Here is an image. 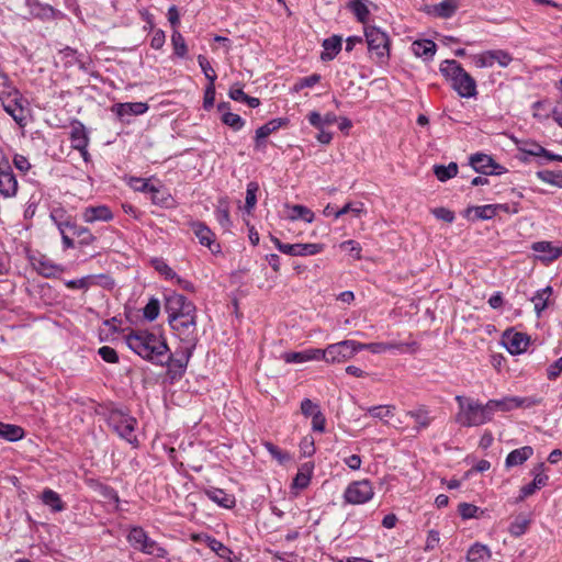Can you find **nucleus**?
Wrapping results in <instances>:
<instances>
[{
  "label": "nucleus",
  "instance_id": "nucleus-1",
  "mask_svg": "<svg viewBox=\"0 0 562 562\" xmlns=\"http://www.w3.org/2000/svg\"><path fill=\"white\" fill-rule=\"evenodd\" d=\"M127 347L143 359L165 367L171 353L165 338L148 330H132L125 336Z\"/></svg>",
  "mask_w": 562,
  "mask_h": 562
},
{
  "label": "nucleus",
  "instance_id": "nucleus-2",
  "mask_svg": "<svg viewBox=\"0 0 562 562\" xmlns=\"http://www.w3.org/2000/svg\"><path fill=\"white\" fill-rule=\"evenodd\" d=\"M454 400L459 405L456 420L461 426L476 427L492 420V416L487 409V403L481 404L477 401L467 398L462 395H457Z\"/></svg>",
  "mask_w": 562,
  "mask_h": 562
},
{
  "label": "nucleus",
  "instance_id": "nucleus-3",
  "mask_svg": "<svg viewBox=\"0 0 562 562\" xmlns=\"http://www.w3.org/2000/svg\"><path fill=\"white\" fill-rule=\"evenodd\" d=\"M127 541L135 550L148 555L165 558L168 554L167 550L149 538L142 527L131 528L127 535Z\"/></svg>",
  "mask_w": 562,
  "mask_h": 562
},
{
  "label": "nucleus",
  "instance_id": "nucleus-4",
  "mask_svg": "<svg viewBox=\"0 0 562 562\" xmlns=\"http://www.w3.org/2000/svg\"><path fill=\"white\" fill-rule=\"evenodd\" d=\"M168 323L182 344H198L196 312L184 313V316L172 317Z\"/></svg>",
  "mask_w": 562,
  "mask_h": 562
},
{
  "label": "nucleus",
  "instance_id": "nucleus-5",
  "mask_svg": "<svg viewBox=\"0 0 562 562\" xmlns=\"http://www.w3.org/2000/svg\"><path fill=\"white\" fill-rule=\"evenodd\" d=\"M366 41L371 57L384 61L390 55V38L387 34L376 26L364 27Z\"/></svg>",
  "mask_w": 562,
  "mask_h": 562
},
{
  "label": "nucleus",
  "instance_id": "nucleus-6",
  "mask_svg": "<svg viewBox=\"0 0 562 562\" xmlns=\"http://www.w3.org/2000/svg\"><path fill=\"white\" fill-rule=\"evenodd\" d=\"M374 487L370 480L362 479L350 482L344 491L342 498L346 504L363 505L374 497Z\"/></svg>",
  "mask_w": 562,
  "mask_h": 562
},
{
  "label": "nucleus",
  "instance_id": "nucleus-7",
  "mask_svg": "<svg viewBox=\"0 0 562 562\" xmlns=\"http://www.w3.org/2000/svg\"><path fill=\"white\" fill-rule=\"evenodd\" d=\"M358 351V341L342 340L321 349L319 356L327 363H340L351 359Z\"/></svg>",
  "mask_w": 562,
  "mask_h": 562
},
{
  "label": "nucleus",
  "instance_id": "nucleus-8",
  "mask_svg": "<svg viewBox=\"0 0 562 562\" xmlns=\"http://www.w3.org/2000/svg\"><path fill=\"white\" fill-rule=\"evenodd\" d=\"M109 426L123 439L130 443L137 442L134 429L136 419L121 411H111L108 417Z\"/></svg>",
  "mask_w": 562,
  "mask_h": 562
},
{
  "label": "nucleus",
  "instance_id": "nucleus-9",
  "mask_svg": "<svg viewBox=\"0 0 562 562\" xmlns=\"http://www.w3.org/2000/svg\"><path fill=\"white\" fill-rule=\"evenodd\" d=\"M19 190L16 177L4 151L0 148V195L4 199L14 198Z\"/></svg>",
  "mask_w": 562,
  "mask_h": 562
},
{
  "label": "nucleus",
  "instance_id": "nucleus-10",
  "mask_svg": "<svg viewBox=\"0 0 562 562\" xmlns=\"http://www.w3.org/2000/svg\"><path fill=\"white\" fill-rule=\"evenodd\" d=\"M273 244L279 251L290 256H314L322 252L325 248L323 244L306 243V244H283L277 237H271Z\"/></svg>",
  "mask_w": 562,
  "mask_h": 562
},
{
  "label": "nucleus",
  "instance_id": "nucleus-11",
  "mask_svg": "<svg viewBox=\"0 0 562 562\" xmlns=\"http://www.w3.org/2000/svg\"><path fill=\"white\" fill-rule=\"evenodd\" d=\"M165 311L169 321L172 317L184 316V313L196 312V307L184 295L173 292L166 296Z\"/></svg>",
  "mask_w": 562,
  "mask_h": 562
},
{
  "label": "nucleus",
  "instance_id": "nucleus-12",
  "mask_svg": "<svg viewBox=\"0 0 562 562\" xmlns=\"http://www.w3.org/2000/svg\"><path fill=\"white\" fill-rule=\"evenodd\" d=\"M474 64L479 68L492 67L497 63L501 67H507L512 60V55L503 49H492L483 52L473 57Z\"/></svg>",
  "mask_w": 562,
  "mask_h": 562
},
{
  "label": "nucleus",
  "instance_id": "nucleus-13",
  "mask_svg": "<svg viewBox=\"0 0 562 562\" xmlns=\"http://www.w3.org/2000/svg\"><path fill=\"white\" fill-rule=\"evenodd\" d=\"M2 102L4 111L15 121V123L23 127L26 125V115L24 108V98L22 93L19 91V95H11L10 98L2 97Z\"/></svg>",
  "mask_w": 562,
  "mask_h": 562
},
{
  "label": "nucleus",
  "instance_id": "nucleus-14",
  "mask_svg": "<svg viewBox=\"0 0 562 562\" xmlns=\"http://www.w3.org/2000/svg\"><path fill=\"white\" fill-rule=\"evenodd\" d=\"M190 227L202 246L207 247L213 254L221 251V246L216 243L215 234L203 222H191Z\"/></svg>",
  "mask_w": 562,
  "mask_h": 562
},
{
  "label": "nucleus",
  "instance_id": "nucleus-15",
  "mask_svg": "<svg viewBox=\"0 0 562 562\" xmlns=\"http://www.w3.org/2000/svg\"><path fill=\"white\" fill-rule=\"evenodd\" d=\"M70 143L71 147L79 150L83 159L87 160L89 137L85 125L79 121H75L71 124Z\"/></svg>",
  "mask_w": 562,
  "mask_h": 562
},
{
  "label": "nucleus",
  "instance_id": "nucleus-16",
  "mask_svg": "<svg viewBox=\"0 0 562 562\" xmlns=\"http://www.w3.org/2000/svg\"><path fill=\"white\" fill-rule=\"evenodd\" d=\"M470 164L476 172L484 175H501L503 169L499 165H496L493 158L485 154H475L470 158Z\"/></svg>",
  "mask_w": 562,
  "mask_h": 562
},
{
  "label": "nucleus",
  "instance_id": "nucleus-17",
  "mask_svg": "<svg viewBox=\"0 0 562 562\" xmlns=\"http://www.w3.org/2000/svg\"><path fill=\"white\" fill-rule=\"evenodd\" d=\"M85 223L93 224L95 222H110L114 215L111 209L104 204L95 206H87L81 213Z\"/></svg>",
  "mask_w": 562,
  "mask_h": 562
},
{
  "label": "nucleus",
  "instance_id": "nucleus-18",
  "mask_svg": "<svg viewBox=\"0 0 562 562\" xmlns=\"http://www.w3.org/2000/svg\"><path fill=\"white\" fill-rule=\"evenodd\" d=\"M451 87L461 98H472L477 93L474 78L465 70L452 82Z\"/></svg>",
  "mask_w": 562,
  "mask_h": 562
},
{
  "label": "nucleus",
  "instance_id": "nucleus-19",
  "mask_svg": "<svg viewBox=\"0 0 562 562\" xmlns=\"http://www.w3.org/2000/svg\"><path fill=\"white\" fill-rule=\"evenodd\" d=\"M195 347L196 345L182 344L180 350L177 352V357L175 358L171 355V360L166 366H169L170 370H173L176 373L182 374L187 369Z\"/></svg>",
  "mask_w": 562,
  "mask_h": 562
},
{
  "label": "nucleus",
  "instance_id": "nucleus-20",
  "mask_svg": "<svg viewBox=\"0 0 562 562\" xmlns=\"http://www.w3.org/2000/svg\"><path fill=\"white\" fill-rule=\"evenodd\" d=\"M531 249L539 254L537 258L542 262H551L562 255V245L557 247L551 241H536Z\"/></svg>",
  "mask_w": 562,
  "mask_h": 562
},
{
  "label": "nucleus",
  "instance_id": "nucleus-21",
  "mask_svg": "<svg viewBox=\"0 0 562 562\" xmlns=\"http://www.w3.org/2000/svg\"><path fill=\"white\" fill-rule=\"evenodd\" d=\"M403 347L413 348V350H416L418 348V344L416 341L405 344V342H359L358 341V350H369L372 353H382L387 350H401Z\"/></svg>",
  "mask_w": 562,
  "mask_h": 562
},
{
  "label": "nucleus",
  "instance_id": "nucleus-22",
  "mask_svg": "<svg viewBox=\"0 0 562 562\" xmlns=\"http://www.w3.org/2000/svg\"><path fill=\"white\" fill-rule=\"evenodd\" d=\"M543 469H544V464L540 463L533 470L535 477H533L532 482H530L529 484L524 485L520 488V495H519L520 499H525L526 497L531 496L532 494L536 493V491H538V490H540V488H542L543 486L547 485V482H548L549 477H548V475H546L543 473Z\"/></svg>",
  "mask_w": 562,
  "mask_h": 562
},
{
  "label": "nucleus",
  "instance_id": "nucleus-23",
  "mask_svg": "<svg viewBox=\"0 0 562 562\" xmlns=\"http://www.w3.org/2000/svg\"><path fill=\"white\" fill-rule=\"evenodd\" d=\"M288 123L286 119H273L256 130L255 147L265 148V138Z\"/></svg>",
  "mask_w": 562,
  "mask_h": 562
},
{
  "label": "nucleus",
  "instance_id": "nucleus-24",
  "mask_svg": "<svg viewBox=\"0 0 562 562\" xmlns=\"http://www.w3.org/2000/svg\"><path fill=\"white\" fill-rule=\"evenodd\" d=\"M321 349L308 348L302 351H289L282 355V359L286 363H303L307 361L321 360Z\"/></svg>",
  "mask_w": 562,
  "mask_h": 562
},
{
  "label": "nucleus",
  "instance_id": "nucleus-25",
  "mask_svg": "<svg viewBox=\"0 0 562 562\" xmlns=\"http://www.w3.org/2000/svg\"><path fill=\"white\" fill-rule=\"evenodd\" d=\"M505 346L512 355H519L526 351L529 345V338L522 333H509L505 336Z\"/></svg>",
  "mask_w": 562,
  "mask_h": 562
},
{
  "label": "nucleus",
  "instance_id": "nucleus-26",
  "mask_svg": "<svg viewBox=\"0 0 562 562\" xmlns=\"http://www.w3.org/2000/svg\"><path fill=\"white\" fill-rule=\"evenodd\" d=\"M342 38L338 35H333L323 41V52L321 54V59L323 61L333 60L338 53L341 50Z\"/></svg>",
  "mask_w": 562,
  "mask_h": 562
},
{
  "label": "nucleus",
  "instance_id": "nucleus-27",
  "mask_svg": "<svg viewBox=\"0 0 562 562\" xmlns=\"http://www.w3.org/2000/svg\"><path fill=\"white\" fill-rule=\"evenodd\" d=\"M204 494L217 505L224 508H232L235 506V497L226 493L222 488L209 487L204 490Z\"/></svg>",
  "mask_w": 562,
  "mask_h": 562
},
{
  "label": "nucleus",
  "instance_id": "nucleus-28",
  "mask_svg": "<svg viewBox=\"0 0 562 562\" xmlns=\"http://www.w3.org/2000/svg\"><path fill=\"white\" fill-rule=\"evenodd\" d=\"M217 109L222 112V122L225 125L229 126L234 131H240L244 127L245 121L238 114L228 111L229 103L221 102L217 105Z\"/></svg>",
  "mask_w": 562,
  "mask_h": 562
},
{
  "label": "nucleus",
  "instance_id": "nucleus-29",
  "mask_svg": "<svg viewBox=\"0 0 562 562\" xmlns=\"http://www.w3.org/2000/svg\"><path fill=\"white\" fill-rule=\"evenodd\" d=\"M533 454V448L530 446H525L518 449L510 451L505 460L506 468H513L517 465H521Z\"/></svg>",
  "mask_w": 562,
  "mask_h": 562
},
{
  "label": "nucleus",
  "instance_id": "nucleus-30",
  "mask_svg": "<svg viewBox=\"0 0 562 562\" xmlns=\"http://www.w3.org/2000/svg\"><path fill=\"white\" fill-rule=\"evenodd\" d=\"M437 45L431 40H417L412 44V52L416 57L425 60L431 59L436 53Z\"/></svg>",
  "mask_w": 562,
  "mask_h": 562
},
{
  "label": "nucleus",
  "instance_id": "nucleus-31",
  "mask_svg": "<svg viewBox=\"0 0 562 562\" xmlns=\"http://www.w3.org/2000/svg\"><path fill=\"white\" fill-rule=\"evenodd\" d=\"M492 558V552L486 544L475 542L467 552L468 562H488Z\"/></svg>",
  "mask_w": 562,
  "mask_h": 562
},
{
  "label": "nucleus",
  "instance_id": "nucleus-32",
  "mask_svg": "<svg viewBox=\"0 0 562 562\" xmlns=\"http://www.w3.org/2000/svg\"><path fill=\"white\" fill-rule=\"evenodd\" d=\"M115 109L117 116L123 119L130 115L144 114L148 110V104L145 102L120 103L115 106Z\"/></svg>",
  "mask_w": 562,
  "mask_h": 562
},
{
  "label": "nucleus",
  "instance_id": "nucleus-33",
  "mask_svg": "<svg viewBox=\"0 0 562 562\" xmlns=\"http://www.w3.org/2000/svg\"><path fill=\"white\" fill-rule=\"evenodd\" d=\"M507 206L504 204H487L481 206H471L467 209V215L474 212L476 220H491L497 214V210H506Z\"/></svg>",
  "mask_w": 562,
  "mask_h": 562
},
{
  "label": "nucleus",
  "instance_id": "nucleus-34",
  "mask_svg": "<svg viewBox=\"0 0 562 562\" xmlns=\"http://www.w3.org/2000/svg\"><path fill=\"white\" fill-rule=\"evenodd\" d=\"M441 75L451 83L464 71L460 63L454 59H446L440 64Z\"/></svg>",
  "mask_w": 562,
  "mask_h": 562
},
{
  "label": "nucleus",
  "instance_id": "nucleus-35",
  "mask_svg": "<svg viewBox=\"0 0 562 562\" xmlns=\"http://www.w3.org/2000/svg\"><path fill=\"white\" fill-rule=\"evenodd\" d=\"M553 290L552 286L548 285L539 291L531 297L537 316L540 317L541 313L548 307L549 297Z\"/></svg>",
  "mask_w": 562,
  "mask_h": 562
},
{
  "label": "nucleus",
  "instance_id": "nucleus-36",
  "mask_svg": "<svg viewBox=\"0 0 562 562\" xmlns=\"http://www.w3.org/2000/svg\"><path fill=\"white\" fill-rule=\"evenodd\" d=\"M41 498L43 504L48 506L54 513H59L65 509V503L61 501L59 494L50 488H45Z\"/></svg>",
  "mask_w": 562,
  "mask_h": 562
},
{
  "label": "nucleus",
  "instance_id": "nucleus-37",
  "mask_svg": "<svg viewBox=\"0 0 562 562\" xmlns=\"http://www.w3.org/2000/svg\"><path fill=\"white\" fill-rule=\"evenodd\" d=\"M33 266L35 268V270L43 277L45 278H50L53 276H55L56 273L58 272H61L63 269L53 263L50 260L42 257L40 259H35L33 261Z\"/></svg>",
  "mask_w": 562,
  "mask_h": 562
},
{
  "label": "nucleus",
  "instance_id": "nucleus-38",
  "mask_svg": "<svg viewBox=\"0 0 562 562\" xmlns=\"http://www.w3.org/2000/svg\"><path fill=\"white\" fill-rule=\"evenodd\" d=\"M307 120L312 126H314L317 130H322L326 125H331L336 123L337 116L333 112H328L325 115H321V113L312 111L308 113Z\"/></svg>",
  "mask_w": 562,
  "mask_h": 562
},
{
  "label": "nucleus",
  "instance_id": "nucleus-39",
  "mask_svg": "<svg viewBox=\"0 0 562 562\" xmlns=\"http://www.w3.org/2000/svg\"><path fill=\"white\" fill-rule=\"evenodd\" d=\"M313 464L311 462H306L302 464L293 479V486L296 488H305L311 482V476L313 472Z\"/></svg>",
  "mask_w": 562,
  "mask_h": 562
},
{
  "label": "nucleus",
  "instance_id": "nucleus-40",
  "mask_svg": "<svg viewBox=\"0 0 562 562\" xmlns=\"http://www.w3.org/2000/svg\"><path fill=\"white\" fill-rule=\"evenodd\" d=\"M407 415L416 422V430L428 428L432 422V417L429 415V411L424 406L418 407L415 411H409Z\"/></svg>",
  "mask_w": 562,
  "mask_h": 562
},
{
  "label": "nucleus",
  "instance_id": "nucleus-41",
  "mask_svg": "<svg viewBox=\"0 0 562 562\" xmlns=\"http://www.w3.org/2000/svg\"><path fill=\"white\" fill-rule=\"evenodd\" d=\"M24 437L22 427L0 422V438L8 441H18Z\"/></svg>",
  "mask_w": 562,
  "mask_h": 562
},
{
  "label": "nucleus",
  "instance_id": "nucleus-42",
  "mask_svg": "<svg viewBox=\"0 0 562 562\" xmlns=\"http://www.w3.org/2000/svg\"><path fill=\"white\" fill-rule=\"evenodd\" d=\"M70 228L72 229V234L79 238V246L87 247L95 243L97 237L91 233V231L88 227L72 224Z\"/></svg>",
  "mask_w": 562,
  "mask_h": 562
},
{
  "label": "nucleus",
  "instance_id": "nucleus-43",
  "mask_svg": "<svg viewBox=\"0 0 562 562\" xmlns=\"http://www.w3.org/2000/svg\"><path fill=\"white\" fill-rule=\"evenodd\" d=\"M30 12L33 16L46 19L54 15V8L49 4H43L37 0H27Z\"/></svg>",
  "mask_w": 562,
  "mask_h": 562
},
{
  "label": "nucleus",
  "instance_id": "nucleus-44",
  "mask_svg": "<svg viewBox=\"0 0 562 562\" xmlns=\"http://www.w3.org/2000/svg\"><path fill=\"white\" fill-rule=\"evenodd\" d=\"M530 525V519L525 515H518L510 522L508 527V532L514 537H520L528 530Z\"/></svg>",
  "mask_w": 562,
  "mask_h": 562
},
{
  "label": "nucleus",
  "instance_id": "nucleus-45",
  "mask_svg": "<svg viewBox=\"0 0 562 562\" xmlns=\"http://www.w3.org/2000/svg\"><path fill=\"white\" fill-rule=\"evenodd\" d=\"M458 9L457 0H443L434 5L432 12L439 18H450Z\"/></svg>",
  "mask_w": 562,
  "mask_h": 562
},
{
  "label": "nucleus",
  "instance_id": "nucleus-46",
  "mask_svg": "<svg viewBox=\"0 0 562 562\" xmlns=\"http://www.w3.org/2000/svg\"><path fill=\"white\" fill-rule=\"evenodd\" d=\"M204 543L214 551L220 558L229 560L232 550L228 549L224 543L211 536H204Z\"/></svg>",
  "mask_w": 562,
  "mask_h": 562
},
{
  "label": "nucleus",
  "instance_id": "nucleus-47",
  "mask_svg": "<svg viewBox=\"0 0 562 562\" xmlns=\"http://www.w3.org/2000/svg\"><path fill=\"white\" fill-rule=\"evenodd\" d=\"M434 173L439 181H447L457 176L458 165L456 162H450L448 166L435 165Z\"/></svg>",
  "mask_w": 562,
  "mask_h": 562
},
{
  "label": "nucleus",
  "instance_id": "nucleus-48",
  "mask_svg": "<svg viewBox=\"0 0 562 562\" xmlns=\"http://www.w3.org/2000/svg\"><path fill=\"white\" fill-rule=\"evenodd\" d=\"M291 214L289 215V218L292 221L295 220H303L306 223H312L314 221V213L306 206L301 204H295L290 206Z\"/></svg>",
  "mask_w": 562,
  "mask_h": 562
},
{
  "label": "nucleus",
  "instance_id": "nucleus-49",
  "mask_svg": "<svg viewBox=\"0 0 562 562\" xmlns=\"http://www.w3.org/2000/svg\"><path fill=\"white\" fill-rule=\"evenodd\" d=\"M171 44L175 55L179 58H184L188 54V46L184 37L178 30H173L171 34Z\"/></svg>",
  "mask_w": 562,
  "mask_h": 562
},
{
  "label": "nucleus",
  "instance_id": "nucleus-50",
  "mask_svg": "<svg viewBox=\"0 0 562 562\" xmlns=\"http://www.w3.org/2000/svg\"><path fill=\"white\" fill-rule=\"evenodd\" d=\"M514 408L515 407L512 403V396H506L501 400H490L487 402V409L490 411L492 417L496 411L509 412Z\"/></svg>",
  "mask_w": 562,
  "mask_h": 562
},
{
  "label": "nucleus",
  "instance_id": "nucleus-51",
  "mask_svg": "<svg viewBox=\"0 0 562 562\" xmlns=\"http://www.w3.org/2000/svg\"><path fill=\"white\" fill-rule=\"evenodd\" d=\"M537 178L541 181L562 188V170L551 171V170H540L536 173Z\"/></svg>",
  "mask_w": 562,
  "mask_h": 562
},
{
  "label": "nucleus",
  "instance_id": "nucleus-52",
  "mask_svg": "<svg viewBox=\"0 0 562 562\" xmlns=\"http://www.w3.org/2000/svg\"><path fill=\"white\" fill-rule=\"evenodd\" d=\"M149 194L151 202L160 206H167L169 200L171 199L170 194L164 189L162 186H154L150 188Z\"/></svg>",
  "mask_w": 562,
  "mask_h": 562
},
{
  "label": "nucleus",
  "instance_id": "nucleus-53",
  "mask_svg": "<svg viewBox=\"0 0 562 562\" xmlns=\"http://www.w3.org/2000/svg\"><path fill=\"white\" fill-rule=\"evenodd\" d=\"M0 80L2 90L0 91V100L2 97L10 98L11 95H19V89L10 80L9 76L0 68Z\"/></svg>",
  "mask_w": 562,
  "mask_h": 562
},
{
  "label": "nucleus",
  "instance_id": "nucleus-54",
  "mask_svg": "<svg viewBox=\"0 0 562 562\" xmlns=\"http://www.w3.org/2000/svg\"><path fill=\"white\" fill-rule=\"evenodd\" d=\"M349 8L353 12L359 22H367L370 11L368 9L366 0H355L350 2Z\"/></svg>",
  "mask_w": 562,
  "mask_h": 562
},
{
  "label": "nucleus",
  "instance_id": "nucleus-55",
  "mask_svg": "<svg viewBox=\"0 0 562 562\" xmlns=\"http://www.w3.org/2000/svg\"><path fill=\"white\" fill-rule=\"evenodd\" d=\"M259 190V186L257 182L251 181L247 184L246 190V201H245V210L249 214L255 209L257 203V192Z\"/></svg>",
  "mask_w": 562,
  "mask_h": 562
},
{
  "label": "nucleus",
  "instance_id": "nucleus-56",
  "mask_svg": "<svg viewBox=\"0 0 562 562\" xmlns=\"http://www.w3.org/2000/svg\"><path fill=\"white\" fill-rule=\"evenodd\" d=\"M263 447L268 450L271 457L276 459L280 464H284L291 460V454L289 452L281 450L279 447H277L270 441L263 442Z\"/></svg>",
  "mask_w": 562,
  "mask_h": 562
},
{
  "label": "nucleus",
  "instance_id": "nucleus-57",
  "mask_svg": "<svg viewBox=\"0 0 562 562\" xmlns=\"http://www.w3.org/2000/svg\"><path fill=\"white\" fill-rule=\"evenodd\" d=\"M395 407L393 405H379L368 408V413L373 418L384 420L386 417L394 415Z\"/></svg>",
  "mask_w": 562,
  "mask_h": 562
},
{
  "label": "nucleus",
  "instance_id": "nucleus-58",
  "mask_svg": "<svg viewBox=\"0 0 562 562\" xmlns=\"http://www.w3.org/2000/svg\"><path fill=\"white\" fill-rule=\"evenodd\" d=\"M159 312H160V302L156 297L149 299L148 303L143 308V315L149 322L155 321L158 317Z\"/></svg>",
  "mask_w": 562,
  "mask_h": 562
},
{
  "label": "nucleus",
  "instance_id": "nucleus-59",
  "mask_svg": "<svg viewBox=\"0 0 562 562\" xmlns=\"http://www.w3.org/2000/svg\"><path fill=\"white\" fill-rule=\"evenodd\" d=\"M542 400L537 396H512V403L515 408L524 407V408H530L533 406H537L541 404Z\"/></svg>",
  "mask_w": 562,
  "mask_h": 562
},
{
  "label": "nucleus",
  "instance_id": "nucleus-60",
  "mask_svg": "<svg viewBox=\"0 0 562 562\" xmlns=\"http://www.w3.org/2000/svg\"><path fill=\"white\" fill-rule=\"evenodd\" d=\"M153 267L168 280H175L177 273L160 258H154L151 260Z\"/></svg>",
  "mask_w": 562,
  "mask_h": 562
},
{
  "label": "nucleus",
  "instance_id": "nucleus-61",
  "mask_svg": "<svg viewBox=\"0 0 562 562\" xmlns=\"http://www.w3.org/2000/svg\"><path fill=\"white\" fill-rule=\"evenodd\" d=\"M198 63L209 82H215L217 76L204 55L198 56Z\"/></svg>",
  "mask_w": 562,
  "mask_h": 562
},
{
  "label": "nucleus",
  "instance_id": "nucleus-62",
  "mask_svg": "<svg viewBox=\"0 0 562 562\" xmlns=\"http://www.w3.org/2000/svg\"><path fill=\"white\" fill-rule=\"evenodd\" d=\"M52 221L57 225L60 233H63L65 227H71V223L65 220V211L63 209H54L50 212Z\"/></svg>",
  "mask_w": 562,
  "mask_h": 562
},
{
  "label": "nucleus",
  "instance_id": "nucleus-63",
  "mask_svg": "<svg viewBox=\"0 0 562 562\" xmlns=\"http://www.w3.org/2000/svg\"><path fill=\"white\" fill-rule=\"evenodd\" d=\"M521 151L536 157H544L546 154H548V150L537 143H526L524 147H521Z\"/></svg>",
  "mask_w": 562,
  "mask_h": 562
},
{
  "label": "nucleus",
  "instance_id": "nucleus-64",
  "mask_svg": "<svg viewBox=\"0 0 562 562\" xmlns=\"http://www.w3.org/2000/svg\"><path fill=\"white\" fill-rule=\"evenodd\" d=\"M100 357L108 363L119 362V356L115 349L110 346H103L98 350Z\"/></svg>",
  "mask_w": 562,
  "mask_h": 562
}]
</instances>
